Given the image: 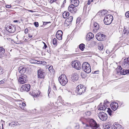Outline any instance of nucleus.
<instances>
[{
	"label": "nucleus",
	"mask_w": 129,
	"mask_h": 129,
	"mask_svg": "<svg viewBox=\"0 0 129 129\" xmlns=\"http://www.w3.org/2000/svg\"><path fill=\"white\" fill-rule=\"evenodd\" d=\"M86 127L88 126V125L87 124H86Z\"/></svg>",
	"instance_id": "63"
},
{
	"label": "nucleus",
	"mask_w": 129,
	"mask_h": 129,
	"mask_svg": "<svg viewBox=\"0 0 129 129\" xmlns=\"http://www.w3.org/2000/svg\"><path fill=\"white\" fill-rule=\"evenodd\" d=\"M112 105L111 108L114 111L116 110L118 107V103L116 102L113 103Z\"/></svg>",
	"instance_id": "18"
},
{
	"label": "nucleus",
	"mask_w": 129,
	"mask_h": 129,
	"mask_svg": "<svg viewBox=\"0 0 129 129\" xmlns=\"http://www.w3.org/2000/svg\"><path fill=\"white\" fill-rule=\"evenodd\" d=\"M51 91V88H50V87L49 86V89H48V95L49 97V94L50 93Z\"/></svg>",
	"instance_id": "43"
},
{
	"label": "nucleus",
	"mask_w": 129,
	"mask_h": 129,
	"mask_svg": "<svg viewBox=\"0 0 129 129\" xmlns=\"http://www.w3.org/2000/svg\"><path fill=\"white\" fill-rule=\"evenodd\" d=\"M85 47V45L83 44L82 43L79 45V48L80 49L83 51L84 50V48Z\"/></svg>",
	"instance_id": "28"
},
{
	"label": "nucleus",
	"mask_w": 129,
	"mask_h": 129,
	"mask_svg": "<svg viewBox=\"0 0 129 129\" xmlns=\"http://www.w3.org/2000/svg\"><path fill=\"white\" fill-rule=\"evenodd\" d=\"M88 121L90 126L92 127V128L96 127L97 126L99 125L97 124L96 121L92 119H89Z\"/></svg>",
	"instance_id": "11"
},
{
	"label": "nucleus",
	"mask_w": 129,
	"mask_h": 129,
	"mask_svg": "<svg viewBox=\"0 0 129 129\" xmlns=\"http://www.w3.org/2000/svg\"><path fill=\"white\" fill-rule=\"evenodd\" d=\"M71 104L70 103V104H69V106H71Z\"/></svg>",
	"instance_id": "64"
},
{
	"label": "nucleus",
	"mask_w": 129,
	"mask_h": 129,
	"mask_svg": "<svg viewBox=\"0 0 129 129\" xmlns=\"http://www.w3.org/2000/svg\"><path fill=\"white\" fill-rule=\"evenodd\" d=\"M69 15V13L68 12H64L63 14V17L64 19L67 18Z\"/></svg>",
	"instance_id": "25"
},
{
	"label": "nucleus",
	"mask_w": 129,
	"mask_h": 129,
	"mask_svg": "<svg viewBox=\"0 0 129 129\" xmlns=\"http://www.w3.org/2000/svg\"><path fill=\"white\" fill-rule=\"evenodd\" d=\"M18 22V21L17 20H14L13 21V22Z\"/></svg>",
	"instance_id": "57"
},
{
	"label": "nucleus",
	"mask_w": 129,
	"mask_h": 129,
	"mask_svg": "<svg viewBox=\"0 0 129 129\" xmlns=\"http://www.w3.org/2000/svg\"><path fill=\"white\" fill-rule=\"evenodd\" d=\"M76 128L77 129H78L79 128V126H75V128Z\"/></svg>",
	"instance_id": "58"
},
{
	"label": "nucleus",
	"mask_w": 129,
	"mask_h": 129,
	"mask_svg": "<svg viewBox=\"0 0 129 129\" xmlns=\"http://www.w3.org/2000/svg\"><path fill=\"white\" fill-rule=\"evenodd\" d=\"M38 77L39 78H44L45 75V73L42 71L39 70L38 71Z\"/></svg>",
	"instance_id": "15"
},
{
	"label": "nucleus",
	"mask_w": 129,
	"mask_h": 129,
	"mask_svg": "<svg viewBox=\"0 0 129 129\" xmlns=\"http://www.w3.org/2000/svg\"><path fill=\"white\" fill-rule=\"evenodd\" d=\"M5 52V50L3 47H0V58H1L3 56Z\"/></svg>",
	"instance_id": "21"
},
{
	"label": "nucleus",
	"mask_w": 129,
	"mask_h": 129,
	"mask_svg": "<svg viewBox=\"0 0 129 129\" xmlns=\"http://www.w3.org/2000/svg\"><path fill=\"white\" fill-rule=\"evenodd\" d=\"M73 17L72 16H70L67 19L68 21L69 22H72L73 20Z\"/></svg>",
	"instance_id": "33"
},
{
	"label": "nucleus",
	"mask_w": 129,
	"mask_h": 129,
	"mask_svg": "<svg viewBox=\"0 0 129 129\" xmlns=\"http://www.w3.org/2000/svg\"><path fill=\"white\" fill-rule=\"evenodd\" d=\"M27 80L26 75H23L20 77L18 81L20 84H22L25 83Z\"/></svg>",
	"instance_id": "10"
},
{
	"label": "nucleus",
	"mask_w": 129,
	"mask_h": 129,
	"mask_svg": "<svg viewBox=\"0 0 129 129\" xmlns=\"http://www.w3.org/2000/svg\"><path fill=\"white\" fill-rule=\"evenodd\" d=\"M30 62L32 63H36L37 60H36L31 59L30 60Z\"/></svg>",
	"instance_id": "35"
},
{
	"label": "nucleus",
	"mask_w": 129,
	"mask_h": 129,
	"mask_svg": "<svg viewBox=\"0 0 129 129\" xmlns=\"http://www.w3.org/2000/svg\"><path fill=\"white\" fill-rule=\"evenodd\" d=\"M122 126L120 125H118V126L116 127V129H122Z\"/></svg>",
	"instance_id": "40"
},
{
	"label": "nucleus",
	"mask_w": 129,
	"mask_h": 129,
	"mask_svg": "<svg viewBox=\"0 0 129 129\" xmlns=\"http://www.w3.org/2000/svg\"><path fill=\"white\" fill-rule=\"evenodd\" d=\"M85 114L87 116H89L91 115V113L90 111H88L86 112Z\"/></svg>",
	"instance_id": "34"
},
{
	"label": "nucleus",
	"mask_w": 129,
	"mask_h": 129,
	"mask_svg": "<svg viewBox=\"0 0 129 129\" xmlns=\"http://www.w3.org/2000/svg\"><path fill=\"white\" fill-rule=\"evenodd\" d=\"M110 127L111 129H116V127L114 125H112Z\"/></svg>",
	"instance_id": "44"
},
{
	"label": "nucleus",
	"mask_w": 129,
	"mask_h": 129,
	"mask_svg": "<svg viewBox=\"0 0 129 129\" xmlns=\"http://www.w3.org/2000/svg\"><path fill=\"white\" fill-rule=\"evenodd\" d=\"M74 7L73 5H70L68 8L69 11L72 13L75 12L77 11L76 9Z\"/></svg>",
	"instance_id": "17"
},
{
	"label": "nucleus",
	"mask_w": 129,
	"mask_h": 129,
	"mask_svg": "<svg viewBox=\"0 0 129 129\" xmlns=\"http://www.w3.org/2000/svg\"><path fill=\"white\" fill-rule=\"evenodd\" d=\"M108 110H107V112H108L110 116H112L113 115L114 113V112L112 111L111 109L109 108H108L107 109Z\"/></svg>",
	"instance_id": "26"
},
{
	"label": "nucleus",
	"mask_w": 129,
	"mask_h": 129,
	"mask_svg": "<svg viewBox=\"0 0 129 129\" xmlns=\"http://www.w3.org/2000/svg\"><path fill=\"white\" fill-rule=\"evenodd\" d=\"M113 19L112 15H107L104 17V20L105 24L106 25H109L112 22Z\"/></svg>",
	"instance_id": "4"
},
{
	"label": "nucleus",
	"mask_w": 129,
	"mask_h": 129,
	"mask_svg": "<svg viewBox=\"0 0 129 129\" xmlns=\"http://www.w3.org/2000/svg\"><path fill=\"white\" fill-rule=\"evenodd\" d=\"M30 87V85L29 84H25L22 85L20 88V91H28L29 90Z\"/></svg>",
	"instance_id": "9"
},
{
	"label": "nucleus",
	"mask_w": 129,
	"mask_h": 129,
	"mask_svg": "<svg viewBox=\"0 0 129 129\" xmlns=\"http://www.w3.org/2000/svg\"><path fill=\"white\" fill-rule=\"evenodd\" d=\"M98 49L100 51L102 50L104 48L102 44H99L98 46Z\"/></svg>",
	"instance_id": "30"
},
{
	"label": "nucleus",
	"mask_w": 129,
	"mask_h": 129,
	"mask_svg": "<svg viewBox=\"0 0 129 129\" xmlns=\"http://www.w3.org/2000/svg\"><path fill=\"white\" fill-rule=\"evenodd\" d=\"M98 115L100 119L102 121H105L108 118L107 114L103 112L99 113Z\"/></svg>",
	"instance_id": "7"
},
{
	"label": "nucleus",
	"mask_w": 129,
	"mask_h": 129,
	"mask_svg": "<svg viewBox=\"0 0 129 129\" xmlns=\"http://www.w3.org/2000/svg\"><path fill=\"white\" fill-rule=\"evenodd\" d=\"M71 1L72 4V5L74 7H76L79 5V2L78 0H71Z\"/></svg>",
	"instance_id": "19"
},
{
	"label": "nucleus",
	"mask_w": 129,
	"mask_h": 129,
	"mask_svg": "<svg viewBox=\"0 0 129 129\" xmlns=\"http://www.w3.org/2000/svg\"><path fill=\"white\" fill-rule=\"evenodd\" d=\"M27 68L25 66L20 67L18 69L19 73L21 74L24 73L26 71Z\"/></svg>",
	"instance_id": "14"
},
{
	"label": "nucleus",
	"mask_w": 129,
	"mask_h": 129,
	"mask_svg": "<svg viewBox=\"0 0 129 129\" xmlns=\"http://www.w3.org/2000/svg\"><path fill=\"white\" fill-rule=\"evenodd\" d=\"M5 80H2L0 81V84H2L5 82Z\"/></svg>",
	"instance_id": "47"
},
{
	"label": "nucleus",
	"mask_w": 129,
	"mask_h": 129,
	"mask_svg": "<svg viewBox=\"0 0 129 129\" xmlns=\"http://www.w3.org/2000/svg\"><path fill=\"white\" fill-rule=\"evenodd\" d=\"M6 29L8 32L10 33H13L16 30V27L14 25L12 24L7 25L5 27Z\"/></svg>",
	"instance_id": "5"
},
{
	"label": "nucleus",
	"mask_w": 129,
	"mask_h": 129,
	"mask_svg": "<svg viewBox=\"0 0 129 129\" xmlns=\"http://www.w3.org/2000/svg\"><path fill=\"white\" fill-rule=\"evenodd\" d=\"M11 6L10 5H7L6 6V7L8 8H10L11 7Z\"/></svg>",
	"instance_id": "50"
},
{
	"label": "nucleus",
	"mask_w": 129,
	"mask_h": 129,
	"mask_svg": "<svg viewBox=\"0 0 129 129\" xmlns=\"http://www.w3.org/2000/svg\"><path fill=\"white\" fill-rule=\"evenodd\" d=\"M62 35H61V34H56V36L57 38L59 40H61L62 39Z\"/></svg>",
	"instance_id": "29"
},
{
	"label": "nucleus",
	"mask_w": 129,
	"mask_h": 129,
	"mask_svg": "<svg viewBox=\"0 0 129 129\" xmlns=\"http://www.w3.org/2000/svg\"><path fill=\"white\" fill-rule=\"evenodd\" d=\"M122 66L126 68H129V57L124 59Z\"/></svg>",
	"instance_id": "12"
},
{
	"label": "nucleus",
	"mask_w": 129,
	"mask_h": 129,
	"mask_svg": "<svg viewBox=\"0 0 129 129\" xmlns=\"http://www.w3.org/2000/svg\"><path fill=\"white\" fill-rule=\"evenodd\" d=\"M91 3L92 2H93V0H90Z\"/></svg>",
	"instance_id": "60"
},
{
	"label": "nucleus",
	"mask_w": 129,
	"mask_h": 129,
	"mask_svg": "<svg viewBox=\"0 0 129 129\" xmlns=\"http://www.w3.org/2000/svg\"><path fill=\"white\" fill-rule=\"evenodd\" d=\"M66 0H64V1L63 3H66Z\"/></svg>",
	"instance_id": "62"
},
{
	"label": "nucleus",
	"mask_w": 129,
	"mask_h": 129,
	"mask_svg": "<svg viewBox=\"0 0 129 129\" xmlns=\"http://www.w3.org/2000/svg\"><path fill=\"white\" fill-rule=\"evenodd\" d=\"M34 25L36 27H37L39 26V23L38 22H35L34 23Z\"/></svg>",
	"instance_id": "41"
},
{
	"label": "nucleus",
	"mask_w": 129,
	"mask_h": 129,
	"mask_svg": "<svg viewBox=\"0 0 129 129\" xmlns=\"http://www.w3.org/2000/svg\"><path fill=\"white\" fill-rule=\"evenodd\" d=\"M44 23H45V22H44V24L42 25L41 26V27H43V25H44ZM45 23H46L47 24L48 23V22H45Z\"/></svg>",
	"instance_id": "55"
},
{
	"label": "nucleus",
	"mask_w": 129,
	"mask_h": 129,
	"mask_svg": "<svg viewBox=\"0 0 129 129\" xmlns=\"http://www.w3.org/2000/svg\"><path fill=\"white\" fill-rule=\"evenodd\" d=\"M66 129H72L70 127H68Z\"/></svg>",
	"instance_id": "59"
},
{
	"label": "nucleus",
	"mask_w": 129,
	"mask_h": 129,
	"mask_svg": "<svg viewBox=\"0 0 129 129\" xmlns=\"http://www.w3.org/2000/svg\"><path fill=\"white\" fill-rule=\"evenodd\" d=\"M96 38L98 41H104L106 39V36L103 34L99 33L96 34Z\"/></svg>",
	"instance_id": "8"
},
{
	"label": "nucleus",
	"mask_w": 129,
	"mask_h": 129,
	"mask_svg": "<svg viewBox=\"0 0 129 129\" xmlns=\"http://www.w3.org/2000/svg\"><path fill=\"white\" fill-rule=\"evenodd\" d=\"M56 34L59 35V34H61V35H62V32L61 30H58L56 33Z\"/></svg>",
	"instance_id": "36"
},
{
	"label": "nucleus",
	"mask_w": 129,
	"mask_h": 129,
	"mask_svg": "<svg viewBox=\"0 0 129 129\" xmlns=\"http://www.w3.org/2000/svg\"><path fill=\"white\" fill-rule=\"evenodd\" d=\"M3 69L0 66V75L3 74Z\"/></svg>",
	"instance_id": "42"
},
{
	"label": "nucleus",
	"mask_w": 129,
	"mask_h": 129,
	"mask_svg": "<svg viewBox=\"0 0 129 129\" xmlns=\"http://www.w3.org/2000/svg\"><path fill=\"white\" fill-rule=\"evenodd\" d=\"M42 61L37 60V63H39V64L42 63Z\"/></svg>",
	"instance_id": "49"
},
{
	"label": "nucleus",
	"mask_w": 129,
	"mask_h": 129,
	"mask_svg": "<svg viewBox=\"0 0 129 129\" xmlns=\"http://www.w3.org/2000/svg\"><path fill=\"white\" fill-rule=\"evenodd\" d=\"M92 129H101V128L99 126V125L97 126L96 127L92 128Z\"/></svg>",
	"instance_id": "39"
},
{
	"label": "nucleus",
	"mask_w": 129,
	"mask_h": 129,
	"mask_svg": "<svg viewBox=\"0 0 129 129\" xmlns=\"http://www.w3.org/2000/svg\"><path fill=\"white\" fill-rule=\"evenodd\" d=\"M110 127L111 126L109 124L107 125L104 124L103 125V128L104 129H108L109 128H110Z\"/></svg>",
	"instance_id": "31"
},
{
	"label": "nucleus",
	"mask_w": 129,
	"mask_h": 129,
	"mask_svg": "<svg viewBox=\"0 0 129 129\" xmlns=\"http://www.w3.org/2000/svg\"><path fill=\"white\" fill-rule=\"evenodd\" d=\"M91 4V3L90 2V0H88V3H87V4L88 5H89Z\"/></svg>",
	"instance_id": "54"
},
{
	"label": "nucleus",
	"mask_w": 129,
	"mask_h": 129,
	"mask_svg": "<svg viewBox=\"0 0 129 129\" xmlns=\"http://www.w3.org/2000/svg\"><path fill=\"white\" fill-rule=\"evenodd\" d=\"M86 90L85 87L82 85H78L76 87V92L77 94L81 95L85 92Z\"/></svg>",
	"instance_id": "1"
},
{
	"label": "nucleus",
	"mask_w": 129,
	"mask_h": 129,
	"mask_svg": "<svg viewBox=\"0 0 129 129\" xmlns=\"http://www.w3.org/2000/svg\"><path fill=\"white\" fill-rule=\"evenodd\" d=\"M82 69L86 73H89L91 71L90 67L87 62H84L82 64Z\"/></svg>",
	"instance_id": "3"
},
{
	"label": "nucleus",
	"mask_w": 129,
	"mask_h": 129,
	"mask_svg": "<svg viewBox=\"0 0 129 129\" xmlns=\"http://www.w3.org/2000/svg\"><path fill=\"white\" fill-rule=\"evenodd\" d=\"M80 18H78L76 20V23H79L80 22Z\"/></svg>",
	"instance_id": "46"
},
{
	"label": "nucleus",
	"mask_w": 129,
	"mask_h": 129,
	"mask_svg": "<svg viewBox=\"0 0 129 129\" xmlns=\"http://www.w3.org/2000/svg\"><path fill=\"white\" fill-rule=\"evenodd\" d=\"M118 68L119 72L121 74L125 75L129 74V69H124L122 70V68L120 66H119Z\"/></svg>",
	"instance_id": "13"
},
{
	"label": "nucleus",
	"mask_w": 129,
	"mask_h": 129,
	"mask_svg": "<svg viewBox=\"0 0 129 129\" xmlns=\"http://www.w3.org/2000/svg\"><path fill=\"white\" fill-rule=\"evenodd\" d=\"M52 68L53 66H50L48 68V69L50 72H51V71L53 70Z\"/></svg>",
	"instance_id": "38"
},
{
	"label": "nucleus",
	"mask_w": 129,
	"mask_h": 129,
	"mask_svg": "<svg viewBox=\"0 0 129 129\" xmlns=\"http://www.w3.org/2000/svg\"><path fill=\"white\" fill-rule=\"evenodd\" d=\"M109 103V102L107 100L104 101V104L105 105H106L107 104H108Z\"/></svg>",
	"instance_id": "45"
},
{
	"label": "nucleus",
	"mask_w": 129,
	"mask_h": 129,
	"mask_svg": "<svg viewBox=\"0 0 129 129\" xmlns=\"http://www.w3.org/2000/svg\"><path fill=\"white\" fill-rule=\"evenodd\" d=\"M28 35V37L29 38H32L33 36L32 35Z\"/></svg>",
	"instance_id": "56"
},
{
	"label": "nucleus",
	"mask_w": 129,
	"mask_h": 129,
	"mask_svg": "<svg viewBox=\"0 0 129 129\" xmlns=\"http://www.w3.org/2000/svg\"><path fill=\"white\" fill-rule=\"evenodd\" d=\"M53 89L54 90H56L57 89H56V86L55 85H53Z\"/></svg>",
	"instance_id": "52"
},
{
	"label": "nucleus",
	"mask_w": 129,
	"mask_h": 129,
	"mask_svg": "<svg viewBox=\"0 0 129 129\" xmlns=\"http://www.w3.org/2000/svg\"><path fill=\"white\" fill-rule=\"evenodd\" d=\"M2 129H3V124H2Z\"/></svg>",
	"instance_id": "61"
},
{
	"label": "nucleus",
	"mask_w": 129,
	"mask_h": 129,
	"mask_svg": "<svg viewBox=\"0 0 129 129\" xmlns=\"http://www.w3.org/2000/svg\"><path fill=\"white\" fill-rule=\"evenodd\" d=\"M125 16L127 18H129V11L126 12L125 13Z\"/></svg>",
	"instance_id": "37"
},
{
	"label": "nucleus",
	"mask_w": 129,
	"mask_h": 129,
	"mask_svg": "<svg viewBox=\"0 0 129 129\" xmlns=\"http://www.w3.org/2000/svg\"><path fill=\"white\" fill-rule=\"evenodd\" d=\"M57 0H51L50 2H51L52 3L53 2L56 1Z\"/></svg>",
	"instance_id": "53"
},
{
	"label": "nucleus",
	"mask_w": 129,
	"mask_h": 129,
	"mask_svg": "<svg viewBox=\"0 0 129 129\" xmlns=\"http://www.w3.org/2000/svg\"><path fill=\"white\" fill-rule=\"evenodd\" d=\"M93 25L94 28V30H99L100 27L99 24L97 23L96 22L94 23Z\"/></svg>",
	"instance_id": "24"
},
{
	"label": "nucleus",
	"mask_w": 129,
	"mask_h": 129,
	"mask_svg": "<svg viewBox=\"0 0 129 129\" xmlns=\"http://www.w3.org/2000/svg\"><path fill=\"white\" fill-rule=\"evenodd\" d=\"M57 40L55 38H54L53 40V44L54 45H56Z\"/></svg>",
	"instance_id": "32"
},
{
	"label": "nucleus",
	"mask_w": 129,
	"mask_h": 129,
	"mask_svg": "<svg viewBox=\"0 0 129 129\" xmlns=\"http://www.w3.org/2000/svg\"><path fill=\"white\" fill-rule=\"evenodd\" d=\"M129 32L128 29L126 27H125L124 26V29L123 30V33L125 35H127Z\"/></svg>",
	"instance_id": "22"
},
{
	"label": "nucleus",
	"mask_w": 129,
	"mask_h": 129,
	"mask_svg": "<svg viewBox=\"0 0 129 129\" xmlns=\"http://www.w3.org/2000/svg\"><path fill=\"white\" fill-rule=\"evenodd\" d=\"M47 46L46 44H45V45H44V47H43V48H44L45 49H46V48L47 47Z\"/></svg>",
	"instance_id": "51"
},
{
	"label": "nucleus",
	"mask_w": 129,
	"mask_h": 129,
	"mask_svg": "<svg viewBox=\"0 0 129 129\" xmlns=\"http://www.w3.org/2000/svg\"><path fill=\"white\" fill-rule=\"evenodd\" d=\"M102 103H100L98 107H99L98 108V110H105L106 109V108L105 106V105L103 107H101Z\"/></svg>",
	"instance_id": "23"
},
{
	"label": "nucleus",
	"mask_w": 129,
	"mask_h": 129,
	"mask_svg": "<svg viewBox=\"0 0 129 129\" xmlns=\"http://www.w3.org/2000/svg\"><path fill=\"white\" fill-rule=\"evenodd\" d=\"M79 78L78 74L76 73H74L73 74L71 77V79L73 82L77 81Z\"/></svg>",
	"instance_id": "16"
},
{
	"label": "nucleus",
	"mask_w": 129,
	"mask_h": 129,
	"mask_svg": "<svg viewBox=\"0 0 129 129\" xmlns=\"http://www.w3.org/2000/svg\"><path fill=\"white\" fill-rule=\"evenodd\" d=\"M58 80L60 84L63 86L65 85L67 83L68 80L64 74H62L58 78Z\"/></svg>",
	"instance_id": "2"
},
{
	"label": "nucleus",
	"mask_w": 129,
	"mask_h": 129,
	"mask_svg": "<svg viewBox=\"0 0 129 129\" xmlns=\"http://www.w3.org/2000/svg\"><path fill=\"white\" fill-rule=\"evenodd\" d=\"M28 30L27 29H26L24 30V33L25 34H27L28 33Z\"/></svg>",
	"instance_id": "48"
},
{
	"label": "nucleus",
	"mask_w": 129,
	"mask_h": 129,
	"mask_svg": "<svg viewBox=\"0 0 129 129\" xmlns=\"http://www.w3.org/2000/svg\"><path fill=\"white\" fill-rule=\"evenodd\" d=\"M37 91V92L36 93H35V92L34 93L33 92V95L34 97L37 98L38 97L40 94V92L38 91Z\"/></svg>",
	"instance_id": "27"
},
{
	"label": "nucleus",
	"mask_w": 129,
	"mask_h": 129,
	"mask_svg": "<svg viewBox=\"0 0 129 129\" xmlns=\"http://www.w3.org/2000/svg\"><path fill=\"white\" fill-rule=\"evenodd\" d=\"M94 37V35L91 33H89L87 35L86 38L88 40L93 38Z\"/></svg>",
	"instance_id": "20"
},
{
	"label": "nucleus",
	"mask_w": 129,
	"mask_h": 129,
	"mask_svg": "<svg viewBox=\"0 0 129 129\" xmlns=\"http://www.w3.org/2000/svg\"><path fill=\"white\" fill-rule=\"evenodd\" d=\"M72 65L73 67L77 70H79L81 69V63L77 60L73 61Z\"/></svg>",
	"instance_id": "6"
}]
</instances>
